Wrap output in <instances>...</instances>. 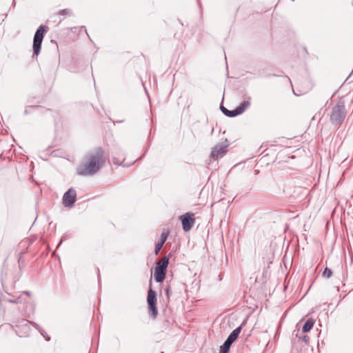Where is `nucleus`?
<instances>
[{"label": "nucleus", "instance_id": "nucleus-1", "mask_svg": "<svg viewBox=\"0 0 353 353\" xmlns=\"http://www.w3.org/2000/svg\"><path fill=\"white\" fill-rule=\"evenodd\" d=\"M104 151L101 148H97L88 152L79 165L77 172L81 176H92L96 174L105 163Z\"/></svg>", "mask_w": 353, "mask_h": 353}, {"label": "nucleus", "instance_id": "nucleus-2", "mask_svg": "<svg viewBox=\"0 0 353 353\" xmlns=\"http://www.w3.org/2000/svg\"><path fill=\"white\" fill-rule=\"evenodd\" d=\"M345 103L343 98H341L336 105L332 108L330 112V121L335 126H340L346 117Z\"/></svg>", "mask_w": 353, "mask_h": 353}, {"label": "nucleus", "instance_id": "nucleus-3", "mask_svg": "<svg viewBox=\"0 0 353 353\" xmlns=\"http://www.w3.org/2000/svg\"><path fill=\"white\" fill-rule=\"evenodd\" d=\"M169 263V258L163 257L159 261L154 270V279L158 283L164 281L166 274V270Z\"/></svg>", "mask_w": 353, "mask_h": 353}, {"label": "nucleus", "instance_id": "nucleus-4", "mask_svg": "<svg viewBox=\"0 0 353 353\" xmlns=\"http://www.w3.org/2000/svg\"><path fill=\"white\" fill-rule=\"evenodd\" d=\"M45 31V26L41 25L39 27L34 34L33 39L32 57H37L39 54Z\"/></svg>", "mask_w": 353, "mask_h": 353}, {"label": "nucleus", "instance_id": "nucleus-5", "mask_svg": "<svg viewBox=\"0 0 353 353\" xmlns=\"http://www.w3.org/2000/svg\"><path fill=\"white\" fill-rule=\"evenodd\" d=\"M157 301L156 292L150 288L148 292L147 303L148 304V313L153 319H155L158 314Z\"/></svg>", "mask_w": 353, "mask_h": 353}, {"label": "nucleus", "instance_id": "nucleus-6", "mask_svg": "<svg viewBox=\"0 0 353 353\" xmlns=\"http://www.w3.org/2000/svg\"><path fill=\"white\" fill-rule=\"evenodd\" d=\"M241 331V327H238L234 329L228 336L223 345L220 347L219 353H228L231 345L238 338Z\"/></svg>", "mask_w": 353, "mask_h": 353}, {"label": "nucleus", "instance_id": "nucleus-7", "mask_svg": "<svg viewBox=\"0 0 353 353\" xmlns=\"http://www.w3.org/2000/svg\"><path fill=\"white\" fill-rule=\"evenodd\" d=\"M229 142L225 139L223 142L217 143L212 149L210 157L215 159L223 157L228 152Z\"/></svg>", "mask_w": 353, "mask_h": 353}, {"label": "nucleus", "instance_id": "nucleus-8", "mask_svg": "<svg viewBox=\"0 0 353 353\" xmlns=\"http://www.w3.org/2000/svg\"><path fill=\"white\" fill-rule=\"evenodd\" d=\"M77 198V192L74 189L70 188L63 196V205L67 208H72Z\"/></svg>", "mask_w": 353, "mask_h": 353}, {"label": "nucleus", "instance_id": "nucleus-9", "mask_svg": "<svg viewBox=\"0 0 353 353\" xmlns=\"http://www.w3.org/2000/svg\"><path fill=\"white\" fill-rule=\"evenodd\" d=\"M194 214L191 213H185L180 216L182 223L183 229L185 231H188L191 229L194 222Z\"/></svg>", "mask_w": 353, "mask_h": 353}, {"label": "nucleus", "instance_id": "nucleus-10", "mask_svg": "<svg viewBox=\"0 0 353 353\" xmlns=\"http://www.w3.org/2000/svg\"><path fill=\"white\" fill-rule=\"evenodd\" d=\"M168 235V233H164V232L161 234L160 241L158 242L155 245V250H154L155 254H158L159 251L161 250L163 244L165 243V242L167 240Z\"/></svg>", "mask_w": 353, "mask_h": 353}, {"label": "nucleus", "instance_id": "nucleus-11", "mask_svg": "<svg viewBox=\"0 0 353 353\" xmlns=\"http://www.w3.org/2000/svg\"><path fill=\"white\" fill-rule=\"evenodd\" d=\"M250 105L249 100L243 101L239 106H238L236 110V114L239 115L242 114L246 108H248Z\"/></svg>", "mask_w": 353, "mask_h": 353}, {"label": "nucleus", "instance_id": "nucleus-12", "mask_svg": "<svg viewBox=\"0 0 353 353\" xmlns=\"http://www.w3.org/2000/svg\"><path fill=\"white\" fill-rule=\"evenodd\" d=\"M314 323L315 321L312 318H309L302 327L303 332H309L313 327Z\"/></svg>", "mask_w": 353, "mask_h": 353}, {"label": "nucleus", "instance_id": "nucleus-13", "mask_svg": "<svg viewBox=\"0 0 353 353\" xmlns=\"http://www.w3.org/2000/svg\"><path fill=\"white\" fill-rule=\"evenodd\" d=\"M220 109L221 110V112L227 117H235V116H237V114H236V110H228L226 108H225L224 106L221 105L220 107Z\"/></svg>", "mask_w": 353, "mask_h": 353}, {"label": "nucleus", "instance_id": "nucleus-14", "mask_svg": "<svg viewBox=\"0 0 353 353\" xmlns=\"http://www.w3.org/2000/svg\"><path fill=\"white\" fill-rule=\"evenodd\" d=\"M332 275V271L331 269L328 268H325L323 272V276L325 278H330Z\"/></svg>", "mask_w": 353, "mask_h": 353}, {"label": "nucleus", "instance_id": "nucleus-15", "mask_svg": "<svg viewBox=\"0 0 353 353\" xmlns=\"http://www.w3.org/2000/svg\"><path fill=\"white\" fill-rule=\"evenodd\" d=\"M31 324H32V325H33L36 329H37V330L40 332V333L41 334V335H42V336H43L44 337H46V335H45V334H46V332H45V331H43L42 329H41L38 324H37V323H34V322H31Z\"/></svg>", "mask_w": 353, "mask_h": 353}, {"label": "nucleus", "instance_id": "nucleus-16", "mask_svg": "<svg viewBox=\"0 0 353 353\" xmlns=\"http://www.w3.org/2000/svg\"><path fill=\"white\" fill-rule=\"evenodd\" d=\"M72 12L69 9H63L59 11V14L60 15H70Z\"/></svg>", "mask_w": 353, "mask_h": 353}, {"label": "nucleus", "instance_id": "nucleus-17", "mask_svg": "<svg viewBox=\"0 0 353 353\" xmlns=\"http://www.w3.org/2000/svg\"><path fill=\"white\" fill-rule=\"evenodd\" d=\"M299 339L303 341L305 343H307L309 341V337L306 335H304L303 336H299Z\"/></svg>", "mask_w": 353, "mask_h": 353}, {"label": "nucleus", "instance_id": "nucleus-18", "mask_svg": "<svg viewBox=\"0 0 353 353\" xmlns=\"http://www.w3.org/2000/svg\"><path fill=\"white\" fill-rule=\"evenodd\" d=\"M9 302L14 303H19L20 302V297H19L17 299H15V300H9Z\"/></svg>", "mask_w": 353, "mask_h": 353}, {"label": "nucleus", "instance_id": "nucleus-19", "mask_svg": "<svg viewBox=\"0 0 353 353\" xmlns=\"http://www.w3.org/2000/svg\"><path fill=\"white\" fill-rule=\"evenodd\" d=\"M165 291L167 296L169 297V296H170V288H165Z\"/></svg>", "mask_w": 353, "mask_h": 353}, {"label": "nucleus", "instance_id": "nucleus-20", "mask_svg": "<svg viewBox=\"0 0 353 353\" xmlns=\"http://www.w3.org/2000/svg\"><path fill=\"white\" fill-rule=\"evenodd\" d=\"M23 294H26V295H30V292H29V291H24V292H23Z\"/></svg>", "mask_w": 353, "mask_h": 353}, {"label": "nucleus", "instance_id": "nucleus-21", "mask_svg": "<svg viewBox=\"0 0 353 353\" xmlns=\"http://www.w3.org/2000/svg\"><path fill=\"white\" fill-rule=\"evenodd\" d=\"M46 340H47V341H50V337H49V336H47V337H46Z\"/></svg>", "mask_w": 353, "mask_h": 353}]
</instances>
